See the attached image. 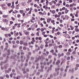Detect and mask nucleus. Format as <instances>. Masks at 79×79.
Returning <instances> with one entry per match:
<instances>
[{
  "instance_id": "nucleus-48",
  "label": "nucleus",
  "mask_w": 79,
  "mask_h": 79,
  "mask_svg": "<svg viewBox=\"0 0 79 79\" xmlns=\"http://www.w3.org/2000/svg\"><path fill=\"white\" fill-rule=\"evenodd\" d=\"M12 43L13 45H15V41L14 40H13L12 41Z\"/></svg>"
},
{
  "instance_id": "nucleus-38",
  "label": "nucleus",
  "mask_w": 79,
  "mask_h": 79,
  "mask_svg": "<svg viewBox=\"0 0 79 79\" xmlns=\"http://www.w3.org/2000/svg\"><path fill=\"white\" fill-rule=\"evenodd\" d=\"M68 52H72V50H71V48H70L68 50Z\"/></svg>"
},
{
  "instance_id": "nucleus-35",
  "label": "nucleus",
  "mask_w": 79,
  "mask_h": 79,
  "mask_svg": "<svg viewBox=\"0 0 79 79\" xmlns=\"http://www.w3.org/2000/svg\"><path fill=\"white\" fill-rule=\"evenodd\" d=\"M52 46H53V44H49V47H52Z\"/></svg>"
},
{
  "instance_id": "nucleus-20",
  "label": "nucleus",
  "mask_w": 79,
  "mask_h": 79,
  "mask_svg": "<svg viewBox=\"0 0 79 79\" xmlns=\"http://www.w3.org/2000/svg\"><path fill=\"white\" fill-rule=\"evenodd\" d=\"M21 23L18 24V25L17 26V27L18 28H19V27H21V26H20V25H21Z\"/></svg>"
},
{
  "instance_id": "nucleus-43",
  "label": "nucleus",
  "mask_w": 79,
  "mask_h": 79,
  "mask_svg": "<svg viewBox=\"0 0 79 79\" xmlns=\"http://www.w3.org/2000/svg\"><path fill=\"white\" fill-rule=\"evenodd\" d=\"M51 41H52V44H54V43H55V42H54V40L53 39Z\"/></svg>"
},
{
  "instance_id": "nucleus-53",
  "label": "nucleus",
  "mask_w": 79,
  "mask_h": 79,
  "mask_svg": "<svg viewBox=\"0 0 79 79\" xmlns=\"http://www.w3.org/2000/svg\"><path fill=\"white\" fill-rule=\"evenodd\" d=\"M31 19L32 20H35V17H31Z\"/></svg>"
},
{
  "instance_id": "nucleus-63",
  "label": "nucleus",
  "mask_w": 79,
  "mask_h": 79,
  "mask_svg": "<svg viewBox=\"0 0 79 79\" xmlns=\"http://www.w3.org/2000/svg\"><path fill=\"white\" fill-rule=\"evenodd\" d=\"M17 17H18V18H20V17H21V15L18 14L17 15Z\"/></svg>"
},
{
  "instance_id": "nucleus-59",
  "label": "nucleus",
  "mask_w": 79,
  "mask_h": 79,
  "mask_svg": "<svg viewBox=\"0 0 79 79\" xmlns=\"http://www.w3.org/2000/svg\"><path fill=\"white\" fill-rule=\"evenodd\" d=\"M78 69V68L77 67H76L74 68L75 71H77V70Z\"/></svg>"
},
{
  "instance_id": "nucleus-27",
  "label": "nucleus",
  "mask_w": 79,
  "mask_h": 79,
  "mask_svg": "<svg viewBox=\"0 0 79 79\" xmlns=\"http://www.w3.org/2000/svg\"><path fill=\"white\" fill-rule=\"evenodd\" d=\"M60 68L56 69V68H55V71H60Z\"/></svg>"
},
{
  "instance_id": "nucleus-3",
  "label": "nucleus",
  "mask_w": 79,
  "mask_h": 79,
  "mask_svg": "<svg viewBox=\"0 0 79 79\" xmlns=\"http://www.w3.org/2000/svg\"><path fill=\"white\" fill-rule=\"evenodd\" d=\"M23 32L24 33L25 35H29V34L30 33L29 31H27L26 30H24L23 31Z\"/></svg>"
},
{
  "instance_id": "nucleus-52",
  "label": "nucleus",
  "mask_w": 79,
  "mask_h": 79,
  "mask_svg": "<svg viewBox=\"0 0 79 79\" xmlns=\"http://www.w3.org/2000/svg\"><path fill=\"white\" fill-rule=\"evenodd\" d=\"M11 4L10 3H8L7 4V6H11Z\"/></svg>"
},
{
  "instance_id": "nucleus-45",
  "label": "nucleus",
  "mask_w": 79,
  "mask_h": 79,
  "mask_svg": "<svg viewBox=\"0 0 79 79\" xmlns=\"http://www.w3.org/2000/svg\"><path fill=\"white\" fill-rule=\"evenodd\" d=\"M10 24H13V23H14L12 21H10Z\"/></svg>"
},
{
  "instance_id": "nucleus-16",
  "label": "nucleus",
  "mask_w": 79,
  "mask_h": 79,
  "mask_svg": "<svg viewBox=\"0 0 79 79\" xmlns=\"http://www.w3.org/2000/svg\"><path fill=\"white\" fill-rule=\"evenodd\" d=\"M69 27L71 28V30H73L74 29V27H73V26L72 25H70Z\"/></svg>"
},
{
  "instance_id": "nucleus-62",
  "label": "nucleus",
  "mask_w": 79,
  "mask_h": 79,
  "mask_svg": "<svg viewBox=\"0 0 79 79\" xmlns=\"http://www.w3.org/2000/svg\"><path fill=\"white\" fill-rule=\"evenodd\" d=\"M8 71L10 72V71H11V68H9L8 69Z\"/></svg>"
},
{
  "instance_id": "nucleus-17",
  "label": "nucleus",
  "mask_w": 79,
  "mask_h": 79,
  "mask_svg": "<svg viewBox=\"0 0 79 79\" xmlns=\"http://www.w3.org/2000/svg\"><path fill=\"white\" fill-rule=\"evenodd\" d=\"M32 41H33V42H35V38L34 37H33L32 38Z\"/></svg>"
},
{
  "instance_id": "nucleus-10",
  "label": "nucleus",
  "mask_w": 79,
  "mask_h": 79,
  "mask_svg": "<svg viewBox=\"0 0 79 79\" xmlns=\"http://www.w3.org/2000/svg\"><path fill=\"white\" fill-rule=\"evenodd\" d=\"M51 20H52V19H47V21L48 23H50Z\"/></svg>"
},
{
  "instance_id": "nucleus-28",
  "label": "nucleus",
  "mask_w": 79,
  "mask_h": 79,
  "mask_svg": "<svg viewBox=\"0 0 79 79\" xmlns=\"http://www.w3.org/2000/svg\"><path fill=\"white\" fill-rule=\"evenodd\" d=\"M55 18H60V17H59L58 15L57 14H56V15H55Z\"/></svg>"
},
{
  "instance_id": "nucleus-47",
  "label": "nucleus",
  "mask_w": 79,
  "mask_h": 79,
  "mask_svg": "<svg viewBox=\"0 0 79 79\" xmlns=\"http://www.w3.org/2000/svg\"><path fill=\"white\" fill-rule=\"evenodd\" d=\"M15 27H16V26H13L12 27L13 29L14 30H15Z\"/></svg>"
},
{
  "instance_id": "nucleus-24",
  "label": "nucleus",
  "mask_w": 79,
  "mask_h": 79,
  "mask_svg": "<svg viewBox=\"0 0 79 79\" xmlns=\"http://www.w3.org/2000/svg\"><path fill=\"white\" fill-rule=\"evenodd\" d=\"M39 33H40V31H38V32H37L36 35L37 36H39Z\"/></svg>"
},
{
  "instance_id": "nucleus-40",
  "label": "nucleus",
  "mask_w": 79,
  "mask_h": 79,
  "mask_svg": "<svg viewBox=\"0 0 79 79\" xmlns=\"http://www.w3.org/2000/svg\"><path fill=\"white\" fill-rule=\"evenodd\" d=\"M51 53H54V50L53 49H52L50 51Z\"/></svg>"
},
{
  "instance_id": "nucleus-36",
  "label": "nucleus",
  "mask_w": 79,
  "mask_h": 79,
  "mask_svg": "<svg viewBox=\"0 0 79 79\" xmlns=\"http://www.w3.org/2000/svg\"><path fill=\"white\" fill-rule=\"evenodd\" d=\"M72 54L73 55H75V54H76V51H74L72 52Z\"/></svg>"
},
{
  "instance_id": "nucleus-26",
  "label": "nucleus",
  "mask_w": 79,
  "mask_h": 79,
  "mask_svg": "<svg viewBox=\"0 0 79 79\" xmlns=\"http://www.w3.org/2000/svg\"><path fill=\"white\" fill-rule=\"evenodd\" d=\"M58 56L59 58H60V57L61 56V54L60 53H58Z\"/></svg>"
},
{
  "instance_id": "nucleus-23",
  "label": "nucleus",
  "mask_w": 79,
  "mask_h": 79,
  "mask_svg": "<svg viewBox=\"0 0 79 79\" xmlns=\"http://www.w3.org/2000/svg\"><path fill=\"white\" fill-rule=\"evenodd\" d=\"M58 47L59 48H63V46L62 45H59L58 46Z\"/></svg>"
},
{
  "instance_id": "nucleus-39",
  "label": "nucleus",
  "mask_w": 79,
  "mask_h": 79,
  "mask_svg": "<svg viewBox=\"0 0 79 79\" xmlns=\"http://www.w3.org/2000/svg\"><path fill=\"white\" fill-rule=\"evenodd\" d=\"M5 73H10V72H9V71L8 70H6L5 71Z\"/></svg>"
},
{
  "instance_id": "nucleus-15",
  "label": "nucleus",
  "mask_w": 79,
  "mask_h": 79,
  "mask_svg": "<svg viewBox=\"0 0 79 79\" xmlns=\"http://www.w3.org/2000/svg\"><path fill=\"white\" fill-rule=\"evenodd\" d=\"M46 6H48V0H46Z\"/></svg>"
},
{
  "instance_id": "nucleus-2",
  "label": "nucleus",
  "mask_w": 79,
  "mask_h": 79,
  "mask_svg": "<svg viewBox=\"0 0 79 79\" xmlns=\"http://www.w3.org/2000/svg\"><path fill=\"white\" fill-rule=\"evenodd\" d=\"M0 6H2V8L3 10H5V9H6L7 8L6 7H5L4 6H6V4H1L0 5Z\"/></svg>"
},
{
  "instance_id": "nucleus-31",
  "label": "nucleus",
  "mask_w": 79,
  "mask_h": 79,
  "mask_svg": "<svg viewBox=\"0 0 79 79\" xmlns=\"http://www.w3.org/2000/svg\"><path fill=\"white\" fill-rule=\"evenodd\" d=\"M6 78H9V77H10V76H9V75L7 74L6 75Z\"/></svg>"
},
{
  "instance_id": "nucleus-4",
  "label": "nucleus",
  "mask_w": 79,
  "mask_h": 79,
  "mask_svg": "<svg viewBox=\"0 0 79 79\" xmlns=\"http://www.w3.org/2000/svg\"><path fill=\"white\" fill-rule=\"evenodd\" d=\"M60 62L61 60H58L56 62V65H58H58H59V64H60Z\"/></svg>"
},
{
  "instance_id": "nucleus-44",
  "label": "nucleus",
  "mask_w": 79,
  "mask_h": 79,
  "mask_svg": "<svg viewBox=\"0 0 79 79\" xmlns=\"http://www.w3.org/2000/svg\"><path fill=\"white\" fill-rule=\"evenodd\" d=\"M22 14L23 17H24V16H25V15H26V14L25 13H23Z\"/></svg>"
},
{
  "instance_id": "nucleus-46",
  "label": "nucleus",
  "mask_w": 79,
  "mask_h": 79,
  "mask_svg": "<svg viewBox=\"0 0 79 79\" xmlns=\"http://www.w3.org/2000/svg\"><path fill=\"white\" fill-rule=\"evenodd\" d=\"M16 43L17 44H19V41L18 40H17L16 41Z\"/></svg>"
},
{
  "instance_id": "nucleus-49",
  "label": "nucleus",
  "mask_w": 79,
  "mask_h": 79,
  "mask_svg": "<svg viewBox=\"0 0 79 79\" xmlns=\"http://www.w3.org/2000/svg\"><path fill=\"white\" fill-rule=\"evenodd\" d=\"M57 28L58 29H59V31H61V29H62L61 28H60V27H58Z\"/></svg>"
},
{
  "instance_id": "nucleus-6",
  "label": "nucleus",
  "mask_w": 79,
  "mask_h": 79,
  "mask_svg": "<svg viewBox=\"0 0 79 79\" xmlns=\"http://www.w3.org/2000/svg\"><path fill=\"white\" fill-rule=\"evenodd\" d=\"M2 17L4 18H6L8 17V15H3Z\"/></svg>"
},
{
  "instance_id": "nucleus-14",
  "label": "nucleus",
  "mask_w": 79,
  "mask_h": 79,
  "mask_svg": "<svg viewBox=\"0 0 79 79\" xmlns=\"http://www.w3.org/2000/svg\"><path fill=\"white\" fill-rule=\"evenodd\" d=\"M52 54L53 55H54V56H57V54H56V52H53L52 53Z\"/></svg>"
},
{
  "instance_id": "nucleus-32",
  "label": "nucleus",
  "mask_w": 79,
  "mask_h": 79,
  "mask_svg": "<svg viewBox=\"0 0 79 79\" xmlns=\"http://www.w3.org/2000/svg\"><path fill=\"white\" fill-rule=\"evenodd\" d=\"M56 11L55 10H52V13L53 14H55V13Z\"/></svg>"
},
{
  "instance_id": "nucleus-29",
  "label": "nucleus",
  "mask_w": 79,
  "mask_h": 79,
  "mask_svg": "<svg viewBox=\"0 0 79 79\" xmlns=\"http://www.w3.org/2000/svg\"><path fill=\"white\" fill-rule=\"evenodd\" d=\"M76 66L77 68H79V64H77L76 65Z\"/></svg>"
},
{
  "instance_id": "nucleus-30",
  "label": "nucleus",
  "mask_w": 79,
  "mask_h": 79,
  "mask_svg": "<svg viewBox=\"0 0 79 79\" xmlns=\"http://www.w3.org/2000/svg\"><path fill=\"white\" fill-rule=\"evenodd\" d=\"M71 72L72 73H74V69L73 68L71 70Z\"/></svg>"
},
{
  "instance_id": "nucleus-33",
  "label": "nucleus",
  "mask_w": 79,
  "mask_h": 79,
  "mask_svg": "<svg viewBox=\"0 0 79 79\" xmlns=\"http://www.w3.org/2000/svg\"><path fill=\"white\" fill-rule=\"evenodd\" d=\"M13 11V10L11 9V10L9 11V13H10H10H11V12H12Z\"/></svg>"
},
{
  "instance_id": "nucleus-37",
  "label": "nucleus",
  "mask_w": 79,
  "mask_h": 79,
  "mask_svg": "<svg viewBox=\"0 0 79 79\" xmlns=\"http://www.w3.org/2000/svg\"><path fill=\"white\" fill-rule=\"evenodd\" d=\"M52 56H51L50 55H49L48 56V58L49 59H50L51 58H52Z\"/></svg>"
},
{
  "instance_id": "nucleus-57",
  "label": "nucleus",
  "mask_w": 79,
  "mask_h": 79,
  "mask_svg": "<svg viewBox=\"0 0 79 79\" xmlns=\"http://www.w3.org/2000/svg\"><path fill=\"white\" fill-rule=\"evenodd\" d=\"M11 8L12 9H14V8H15V6L14 5H12L11 6Z\"/></svg>"
},
{
  "instance_id": "nucleus-64",
  "label": "nucleus",
  "mask_w": 79,
  "mask_h": 79,
  "mask_svg": "<svg viewBox=\"0 0 79 79\" xmlns=\"http://www.w3.org/2000/svg\"><path fill=\"white\" fill-rule=\"evenodd\" d=\"M66 73H65L64 74L63 76V77H66Z\"/></svg>"
},
{
  "instance_id": "nucleus-58",
  "label": "nucleus",
  "mask_w": 79,
  "mask_h": 79,
  "mask_svg": "<svg viewBox=\"0 0 79 79\" xmlns=\"http://www.w3.org/2000/svg\"><path fill=\"white\" fill-rule=\"evenodd\" d=\"M10 77L12 78L13 77V74H10Z\"/></svg>"
},
{
  "instance_id": "nucleus-34",
  "label": "nucleus",
  "mask_w": 79,
  "mask_h": 79,
  "mask_svg": "<svg viewBox=\"0 0 79 79\" xmlns=\"http://www.w3.org/2000/svg\"><path fill=\"white\" fill-rule=\"evenodd\" d=\"M32 0H28V1L27 2V3H31L32 2Z\"/></svg>"
},
{
  "instance_id": "nucleus-7",
  "label": "nucleus",
  "mask_w": 79,
  "mask_h": 79,
  "mask_svg": "<svg viewBox=\"0 0 79 79\" xmlns=\"http://www.w3.org/2000/svg\"><path fill=\"white\" fill-rule=\"evenodd\" d=\"M27 23H23L22 25V27H25L26 26V25H27Z\"/></svg>"
},
{
  "instance_id": "nucleus-54",
  "label": "nucleus",
  "mask_w": 79,
  "mask_h": 79,
  "mask_svg": "<svg viewBox=\"0 0 79 79\" xmlns=\"http://www.w3.org/2000/svg\"><path fill=\"white\" fill-rule=\"evenodd\" d=\"M40 30V28H39L37 29L36 31H39Z\"/></svg>"
},
{
  "instance_id": "nucleus-5",
  "label": "nucleus",
  "mask_w": 79,
  "mask_h": 79,
  "mask_svg": "<svg viewBox=\"0 0 79 79\" xmlns=\"http://www.w3.org/2000/svg\"><path fill=\"white\" fill-rule=\"evenodd\" d=\"M2 21L3 22H4V23H8V20L4 19H2Z\"/></svg>"
},
{
  "instance_id": "nucleus-9",
  "label": "nucleus",
  "mask_w": 79,
  "mask_h": 79,
  "mask_svg": "<svg viewBox=\"0 0 79 79\" xmlns=\"http://www.w3.org/2000/svg\"><path fill=\"white\" fill-rule=\"evenodd\" d=\"M51 23L53 24V25H55V20H52Z\"/></svg>"
},
{
  "instance_id": "nucleus-51",
  "label": "nucleus",
  "mask_w": 79,
  "mask_h": 79,
  "mask_svg": "<svg viewBox=\"0 0 79 79\" xmlns=\"http://www.w3.org/2000/svg\"><path fill=\"white\" fill-rule=\"evenodd\" d=\"M23 50H26L27 49V48H26V47H23Z\"/></svg>"
},
{
  "instance_id": "nucleus-21",
  "label": "nucleus",
  "mask_w": 79,
  "mask_h": 79,
  "mask_svg": "<svg viewBox=\"0 0 79 79\" xmlns=\"http://www.w3.org/2000/svg\"><path fill=\"white\" fill-rule=\"evenodd\" d=\"M8 65L7 64H6L4 66V69H6V68H7V67H8Z\"/></svg>"
},
{
  "instance_id": "nucleus-19",
  "label": "nucleus",
  "mask_w": 79,
  "mask_h": 79,
  "mask_svg": "<svg viewBox=\"0 0 79 79\" xmlns=\"http://www.w3.org/2000/svg\"><path fill=\"white\" fill-rule=\"evenodd\" d=\"M58 14L59 17H60V16H61V15H62L61 12H58Z\"/></svg>"
},
{
  "instance_id": "nucleus-22",
  "label": "nucleus",
  "mask_w": 79,
  "mask_h": 79,
  "mask_svg": "<svg viewBox=\"0 0 79 79\" xmlns=\"http://www.w3.org/2000/svg\"><path fill=\"white\" fill-rule=\"evenodd\" d=\"M70 54H71V53L70 52H67L66 53V55H67L68 56H69V55H70Z\"/></svg>"
},
{
  "instance_id": "nucleus-13",
  "label": "nucleus",
  "mask_w": 79,
  "mask_h": 79,
  "mask_svg": "<svg viewBox=\"0 0 79 79\" xmlns=\"http://www.w3.org/2000/svg\"><path fill=\"white\" fill-rule=\"evenodd\" d=\"M19 11L21 13V14H23L24 13V10H20Z\"/></svg>"
},
{
  "instance_id": "nucleus-42",
  "label": "nucleus",
  "mask_w": 79,
  "mask_h": 79,
  "mask_svg": "<svg viewBox=\"0 0 79 79\" xmlns=\"http://www.w3.org/2000/svg\"><path fill=\"white\" fill-rule=\"evenodd\" d=\"M31 29H32V28H31V27H29L28 28H27V31H31Z\"/></svg>"
},
{
  "instance_id": "nucleus-56",
  "label": "nucleus",
  "mask_w": 79,
  "mask_h": 79,
  "mask_svg": "<svg viewBox=\"0 0 79 79\" xmlns=\"http://www.w3.org/2000/svg\"><path fill=\"white\" fill-rule=\"evenodd\" d=\"M49 36L50 37V38H51L52 39L53 38V36H52V35H49Z\"/></svg>"
},
{
  "instance_id": "nucleus-12",
  "label": "nucleus",
  "mask_w": 79,
  "mask_h": 79,
  "mask_svg": "<svg viewBox=\"0 0 79 79\" xmlns=\"http://www.w3.org/2000/svg\"><path fill=\"white\" fill-rule=\"evenodd\" d=\"M23 45H24V46L26 47L27 46V45H28V44H27V43L25 42L23 43Z\"/></svg>"
},
{
  "instance_id": "nucleus-8",
  "label": "nucleus",
  "mask_w": 79,
  "mask_h": 79,
  "mask_svg": "<svg viewBox=\"0 0 79 79\" xmlns=\"http://www.w3.org/2000/svg\"><path fill=\"white\" fill-rule=\"evenodd\" d=\"M64 36L65 37H69V35L66 34H64Z\"/></svg>"
},
{
  "instance_id": "nucleus-18",
  "label": "nucleus",
  "mask_w": 79,
  "mask_h": 79,
  "mask_svg": "<svg viewBox=\"0 0 79 79\" xmlns=\"http://www.w3.org/2000/svg\"><path fill=\"white\" fill-rule=\"evenodd\" d=\"M76 32H79V29L78 28H76L75 29Z\"/></svg>"
},
{
  "instance_id": "nucleus-1",
  "label": "nucleus",
  "mask_w": 79,
  "mask_h": 79,
  "mask_svg": "<svg viewBox=\"0 0 79 79\" xmlns=\"http://www.w3.org/2000/svg\"><path fill=\"white\" fill-rule=\"evenodd\" d=\"M44 58V56H39L38 58H36V60L35 61V62H37L38 61H39L40 60H42V58Z\"/></svg>"
},
{
  "instance_id": "nucleus-50",
  "label": "nucleus",
  "mask_w": 79,
  "mask_h": 79,
  "mask_svg": "<svg viewBox=\"0 0 79 79\" xmlns=\"http://www.w3.org/2000/svg\"><path fill=\"white\" fill-rule=\"evenodd\" d=\"M67 60H70V57L69 56H68L67 58Z\"/></svg>"
},
{
  "instance_id": "nucleus-11",
  "label": "nucleus",
  "mask_w": 79,
  "mask_h": 79,
  "mask_svg": "<svg viewBox=\"0 0 79 79\" xmlns=\"http://www.w3.org/2000/svg\"><path fill=\"white\" fill-rule=\"evenodd\" d=\"M20 45H23V44H24V41H23V40H20Z\"/></svg>"
},
{
  "instance_id": "nucleus-55",
  "label": "nucleus",
  "mask_w": 79,
  "mask_h": 79,
  "mask_svg": "<svg viewBox=\"0 0 79 79\" xmlns=\"http://www.w3.org/2000/svg\"><path fill=\"white\" fill-rule=\"evenodd\" d=\"M29 10H30V8H29L26 9V11H29Z\"/></svg>"
},
{
  "instance_id": "nucleus-41",
  "label": "nucleus",
  "mask_w": 79,
  "mask_h": 79,
  "mask_svg": "<svg viewBox=\"0 0 79 79\" xmlns=\"http://www.w3.org/2000/svg\"><path fill=\"white\" fill-rule=\"evenodd\" d=\"M65 18H66V19H69V17L67 15H65Z\"/></svg>"
},
{
  "instance_id": "nucleus-60",
  "label": "nucleus",
  "mask_w": 79,
  "mask_h": 79,
  "mask_svg": "<svg viewBox=\"0 0 79 79\" xmlns=\"http://www.w3.org/2000/svg\"><path fill=\"white\" fill-rule=\"evenodd\" d=\"M41 32H43V31H44V29L43 28H42L41 29Z\"/></svg>"
},
{
  "instance_id": "nucleus-25",
  "label": "nucleus",
  "mask_w": 79,
  "mask_h": 79,
  "mask_svg": "<svg viewBox=\"0 0 79 79\" xmlns=\"http://www.w3.org/2000/svg\"><path fill=\"white\" fill-rule=\"evenodd\" d=\"M40 73L39 72H37L36 73V76H39L40 75Z\"/></svg>"
},
{
  "instance_id": "nucleus-61",
  "label": "nucleus",
  "mask_w": 79,
  "mask_h": 79,
  "mask_svg": "<svg viewBox=\"0 0 79 79\" xmlns=\"http://www.w3.org/2000/svg\"><path fill=\"white\" fill-rule=\"evenodd\" d=\"M45 31H44V32H42V35H45Z\"/></svg>"
}]
</instances>
